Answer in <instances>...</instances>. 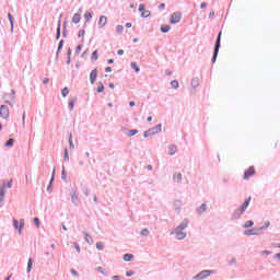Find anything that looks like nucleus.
Segmentation results:
<instances>
[{
	"instance_id": "obj_1",
	"label": "nucleus",
	"mask_w": 280,
	"mask_h": 280,
	"mask_svg": "<svg viewBox=\"0 0 280 280\" xmlns=\"http://www.w3.org/2000/svg\"><path fill=\"white\" fill-rule=\"evenodd\" d=\"M250 200L252 198L249 197L247 200H245V202L235 211V218H240V215H242V213H244V211H246V209H248V205H250Z\"/></svg>"
},
{
	"instance_id": "obj_2",
	"label": "nucleus",
	"mask_w": 280,
	"mask_h": 280,
	"mask_svg": "<svg viewBox=\"0 0 280 280\" xmlns=\"http://www.w3.org/2000/svg\"><path fill=\"white\" fill-rule=\"evenodd\" d=\"M11 189L12 188V179H10L7 184H3L0 187V202H3V198H5V188Z\"/></svg>"
},
{
	"instance_id": "obj_3",
	"label": "nucleus",
	"mask_w": 280,
	"mask_h": 280,
	"mask_svg": "<svg viewBox=\"0 0 280 280\" xmlns=\"http://www.w3.org/2000/svg\"><path fill=\"white\" fill-rule=\"evenodd\" d=\"M180 19H183V14L180 12H174L172 15H171V20H170V23L172 25H176V23H180Z\"/></svg>"
},
{
	"instance_id": "obj_4",
	"label": "nucleus",
	"mask_w": 280,
	"mask_h": 280,
	"mask_svg": "<svg viewBox=\"0 0 280 280\" xmlns=\"http://www.w3.org/2000/svg\"><path fill=\"white\" fill-rule=\"evenodd\" d=\"M159 132H161V124L158 125L155 128L144 131L143 137L147 139V137H150L151 135H159Z\"/></svg>"
},
{
	"instance_id": "obj_5",
	"label": "nucleus",
	"mask_w": 280,
	"mask_h": 280,
	"mask_svg": "<svg viewBox=\"0 0 280 280\" xmlns=\"http://www.w3.org/2000/svg\"><path fill=\"white\" fill-rule=\"evenodd\" d=\"M222 38V32L219 33V36L217 38V43L214 46V57L212 59V62H215V58H218V52L220 51V40Z\"/></svg>"
},
{
	"instance_id": "obj_6",
	"label": "nucleus",
	"mask_w": 280,
	"mask_h": 280,
	"mask_svg": "<svg viewBox=\"0 0 280 280\" xmlns=\"http://www.w3.org/2000/svg\"><path fill=\"white\" fill-rule=\"evenodd\" d=\"M0 117H2V119H8V117H10V108H8V106H0Z\"/></svg>"
},
{
	"instance_id": "obj_7",
	"label": "nucleus",
	"mask_w": 280,
	"mask_h": 280,
	"mask_svg": "<svg viewBox=\"0 0 280 280\" xmlns=\"http://www.w3.org/2000/svg\"><path fill=\"white\" fill-rule=\"evenodd\" d=\"M209 275H213V271L212 270H205V271H201L200 273H198L195 279L197 280H202V279H207V277H209Z\"/></svg>"
},
{
	"instance_id": "obj_8",
	"label": "nucleus",
	"mask_w": 280,
	"mask_h": 280,
	"mask_svg": "<svg viewBox=\"0 0 280 280\" xmlns=\"http://www.w3.org/2000/svg\"><path fill=\"white\" fill-rule=\"evenodd\" d=\"M250 176H255V166H250L247 171L244 173V180H248Z\"/></svg>"
},
{
	"instance_id": "obj_9",
	"label": "nucleus",
	"mask_w": 280,
	"mask_h": 280,
	"mask_svg": "<svg viewBox=\"0 0 280 280\" xmlns=\"http://www.w3.org/2000/svg\"><path fill=\"white\" fill-rule=\"evenodd\" d=\"M175 234H176L177 240H185V237H187V234L185 232H183V230H180V228L175 229Z\"/></svg>"
},
{
	"instance_id": "obj_10",
	"label": "nucleus",
	"mask_w": 280,
	"mask_h": 280,
	"mask_svg": "<svg viewBox=\"0 0 280 280\" xmlns=\"http://www.w3.org/2000/svg\"><path fill=\"white\" fill-rule=\"evenodd\" d=\"M90 80H91V84H95V81L97 80V68L91 71Z\"/></svg>"
},
{
	"instance_id": "obj_11",
	"label": "nucleus",
	"mask_w": 280,
	"mask_h": 280,
	"mask_svg": "<svg viewBox=\"0 0 280 280\" xmlns=\"http://www.w3.org/2000/svg\"><path fill=\"white\" fill-rule=\"evenodd\" d=\"M108 23V18L102 15L98 21L100 27H106V24Z\"/></svg>"
},
{
	"instance_id": "obj_12",
	"label": "nucleus",
	"mask_w": 280,
	"mask_h": 280,
	"mask_svg": "<svg viewBox=\"0 0 280 280\" xmlns=\"http://www.w3.org/2000/svg\"><path fill=\"white\" fill-rule=\"evenodd\" d=\"M80 21H82V15L80 13H74L73 18H72V23L78 25V23H80Z\"/></svg>"
},
{
	"instance_id": "obj_13",
	"label": "nucleus",
	"mask_w": 280,
	"mask_h": 280,
	"mask_svg": "<svg viewBox=\"0 0 280 280\" xmlns=\"http://www.w3.org/2000/svg\"><path fill=\"white\" fill-rule=\"evenodd\" d=\"M187 226H189V221L187 219H185L178 226L177 229H179L180 231H185V229H187Z\"/></svg>"
},
{
	"instance_id": "obj_14",
	"label": "nucleus",
	"mask_w": 280,
	"mask_h": 280,
	"mask_svg": "<svg viewBox=\"0 0 280 280\" xmlns=\"http://www.w3.org/2000/svg\"><path fill=\"white\" fill-rule=\"evenodd\" d=\"M177 150H178L177 147L172 144L168 147V154H171V156H174L176 154Z\"/></svg>"
},
{
	"instance_id": "obj_15",
	"label": "nucleus",
	"mask_w": 280,
	"mask_h": 280,
	"mask_svg": "<svg viewBox=\"0 0 280 280\" xmlns=\"http://www.w3.org/2000/svg\"><path fill=\"white\" fill-rule=\"evenodd\" d=\"M77 102H78V97H72V98H70L69 105H68L69 108H70V110H73V108H74Z\"/></svg>"
},
{
	"instance_id": "obj_16",
	"label": "nucleus",
	"mask_w": 280,
	"mask_h": 280,
	"mask_svg": "<svg viewBox=\"0 0 280 280\" xmlns=\"http://www.w3.org/2000/svg\"><path fill=\"white\" fill-rule=\"evenodd\" d=\"M244 235L250 236V235H259V233L257 232V230L252 229V230H247L244 232Z\"/></svg>"
},
{
	"instance_id": "obj_17",
	"label": "nucleus",
	"mask_w": 280,
	"mask_h": 280,
	"mask_svg": "<svg viewBox=\"0 0 280 280\" xmlns=\"http://www.w3.org/2000/svg\"><path fill=\"white\" fill-rule=\"evenodd\" d=\"M191 88L197 89V86H200V80L198 78H195L191 80Z\"/></svg>"
},
{
	"instance_id": "obj_18",
	"label": "nucleus",
	"mask_w": 280,
	"mask_h": 280,
	"mask_svg": "<svg viewBox=\"0 0 280 280\" xmlns=\"http://www.w3.org/2000/svg\"><path fill=\"white\" fill-rule=\"evenodd\" d=\"M132 259H135V256L132 254L124 255V261H132Z\"/></svg>"
},
{
	"instance_id": "obj_19",
	"label": "nucleus",
	"mask_w": 280,
	"mask_h": 280,
	"mask_svg": "<svg viewBox=\"0 0 280 280\" xmlns=\"http://www.w3.org/2000/svg\"><path fill=\"white\" fill-rule=\"evenodd\" d=\"M71 198L73 205H78V202H80V199H78V195L75 194V191L72 192Z\"/></svg>"
},
{
	"instance_id": "obj_20",
	"label": "nucleus",
	"mask_w": 280,
	"mask_h": 280,
	"mask_svg": "<svg viewBox=\"0 0 280 280\" xmlns=\"http://www.w3.org/2000/svg\"><path fill=\"white\" fill-rule=\"evenodd\" d=\"M197 211L198 213H205L207 211V203H202Z\"/></svg>"
},
{
	"instance_id": "obj_21",
	"label": "nucleus",
	"mask_w": 280,
	"mask_h": 280,
	"mask_svg": "<svg viewBox=\"0 0 280 280\" xmlns=\"http://www.w3.org/2000/svg\"><path fill=\"white\" fill-rule=\"evenodd\" d=\"M174 180H175V183H180V180H183V174H180V173L175 174Z\"/></svg>"
},
{
	"instance_id": "obj_22",
	"label": "nucleus",
	"mask_w": 280,
	"mask_h": 280,
	"mask_svg": "<svg viewBox=\"0 0 280 280\" xmlns=\"http://www.w3.org/2000/svg\"><path fill=\"white\" fill-rule=\"evenodd\" d=\"M170 30H172V27L170 25L161 26V32H163V34H167V32H170Z\"/></svg>"
},
{
	"instance_id": "obj_23",
	"label": "nucleus",
	"mask_w": 280,
	"mask_h": 280,
	"mask_svg": "<svg viewBox=\"0 0 280 280\" xmlns=\"http://www.w3.org/2000/svg\"><path fill=\"white\" fill-rule=\"evenodd\" d=\"M255 225V222H253V221H247V222H245V224L243 225V228L244 229H250L252 226H254Z\"/></svg>"
},
{
	"instance_id": "obj_24",
	"label": "nucleus",
	"mask_w": 280,
	"mask_h": 280,
	"mask_svg": "<svg viewBox=\"0 0 280 280\" xmlns=\"http://www.w3.org/2000/svg\"><path fill=\"white\" fill-rule=\"evenodd\" d=\"M116 34H124V25L116 26Z\"/></svg>"
},
{
	"instance_id": "obj_25",
	"label": "nucleus",
	"mask_w": 280,
	"mask_h": 280,
	"mask_svg": "<svg viewBox=\"0 0 280 280\" xmlns=\"http://www.w3.org/2000/svg\"><path fill=\"white\" fill-rule=\"evenodd\" d=\"M85 235V241L88 242V244H91V242H93V236L92 235H89V233H84Z\"/></svg>"
},
{
	"instance_id": "obj_26",
	"label": "nucleus",
	"mask_w": 280,
	"mask_h": 280,
	"mask_svg": "<svg viewBox=\"0 0 280 280\" xmlns=\"http://www.w3.org/2000/svg\"><path fill=\"white\" fill-rule=\"evenodd\" d=\"M61 95H62V97H67V95H69V88H63L61 90Z\"/></svg>"
},
{
	"instance_id": "obj_27",
	"label": "nucleus",
	"mask_w": 280,
	"mask_h": 280,
	"mask_svg": "<svg viewBox=\"0 0 280 280\" xmlns=\"http://www.w3.org/2000/svg\"><path fill=\"white\" fill-rule=\"evenodd\" d=\"M182 207H183V201H180V200H177V201H175V209L178 211L179 209H182Z\"/></svg>"
},
{
	"instance_id": "obj_28",
	"label": "nucleus",
	"mask_w": 280,
	"mask_h": 280,
	"mask_svg": "<svg viewBox=\"0 0 280 280\" xmlns=\"http://www.w3.org/2000/svg\"><path fill=\"white\" fill-rule=\"evenodd\" d=\"M12 145H14V139H9L7 142H5V147L7 148H12Z\"/></svg>"
},
{
	"instance_id": "obj_29",
	"label": "nucleus",
	"mask_w": 280,
	"mask_h": 280,
	"mask_svg": "<svg viewBox=\"0 0 280 280\" xmlns=\"http://www.w3.org/2000/svg\"><path fill=\"white\" fill-rule=\"evenodd\" d=\"M24 228H25V220L21 219L20 220L19 233H21V231H23Z\"/></svg>"
},
{
	"instance_id": "obj_30",
	"label": "nucleus",
	"mask_w": 280,
	"mask_h": 280,
	"mask_svg": "<svg viewBox=\"0 0 280 280\" xmlns=\"http://www.w3.org/2000/svg\"><path fill=\"white\" fill-rule=\"evenodd\" d=\"M171 86H172V89H178V86H179L178 81L177 80L171 81Z\"/></svg>"
},
{
	"instance_id": "obj_31",
	"label": "nucleus",
	"mask_w": 280,
	"mask_h": 280,
	"mask_svg": "<svg viewBox=\"0 0 280 280\" xmlns=\"http://www.w3.org/2000/svg\"><path fill=\"white\" fill-rule=\"evenodd\" d=\"M33 261H32V258L28 259V262H27V272H32V266H33Z\"/></svg>"
},
{
	"instance_id": "obj_32",
	"label": "nucleus",
	"mask_w": 280,
	"mask_h": 280,
	"mask_svg": "<svg viewBox=\"0 0 280 280\" xmlns=\"http://www.w3.org/2000/svg\"><path fill=\"white\" fill-rule=\"evenodd\" d=\"M139 131L137 129H132L128 131V137H135V135H138Z\"/></svg>"
},
{
	"instance_id": "obj_33",
	"label": "nucleus",
	"mask_w": 280,
	"mask_h": 280,
	"mask_svg": "<svg viewBox=\"0 0 280 280\" xmlns=\"http://www.w3.org/2000/svg\"><path fill=\"white\" fill-rule=\"evenodd\" d=\"M84 19L85 21H91V19H93V14L91 12H85Z\"/></svg>"
},
{
	"instance_id": "obj_34",
	"label": "nucleus",
	"mask_w": 280,
	"mask_h": 280,
	"mask_svg": "<svg viewBox=\"0 0 280 280\" xmlns=\"http://www.w3.org/2000/svg\"><path fill=\"white\" fill-rule=\"evenodd\" d=\"M140 235H143L144 237H148V235H150V230L149 229H143L141 231Z\"/></svg>"
},
{
	"instance_id": "obj_35",
	"label": "nucleus",
	"mask_w": 280,
	"mask_h": 280,
	"mask_svg": "<svg viewBox=\"0 0 280 280\" xmlns=\"http://www.w3.org/2000/svg\"><path fill=\"white\" fill-rule=\"evenodd\" d=\"M96 248L97 250H104V243L102 242L96 243Z\"/></svg>"
},
{
	"instance_id": "obj_36",
	"label": "nucleus",
	"mask_w": 280,
	"mask_h": 280,
	"mask_svg": "<svg viewBox=\"0 0 280 280\" xmlns=\"http://www.w3.org/2000/svg\"><path fill=\"white\" fill-rule=\"evenodd\" d=\"M8 19L10 21V23H11V27H14V19L12 18V13L8 14Z\"/></svg>"
},
{
	"instance_id": "obj_37",
	"label": "nucleus",
	"mask_w": 280,
	"mask_h": 280,
	"mask_svg": "<svg viewBox=\"0 0 280 280\" xmlns=\"http://www.w3.org/2000/svg\"><path fill=\"white\" fill-rule=\"evenodd\" d=\"M131 68H133L137 73H139L140 69L139 66H137V62H131Z\"/></svg>"
},
{
	"instance_id": "obj_38",
	"label": "nucleus",
	"mask_w": 280,
	"mask_h": 280,
	"mask_svg": "<svg viewBox=\"0 0 280 280\" xmlns=\"http://www.w3.org/2000/svg\"><path fill=\"white\" fill-rule=\"evenodd\" d=\"M270 226V221H266L265 225L259 228V231H264L265 229H268Z\"/></svg>"
},
{
	"instance_id": "obj_39",
	"label": "nucleus",
	"mask_w": 280,
	"mask_h": 280,
	"mask_svg": "<svg viewBox=\"0 0 280 280\" xmlns=\"http://www.w3.org/2000/svg\"><path fill=\"white\" fill-rule=\"evenodd\" d=\"M34 224L37 226V229H40V220L38 218H34Z\"/></svg>"
},
{
	"instance_id": "obj_40",
	"label": "nucleus",
	"mask_w": 280,
	"mask_h": 280,
	"mask_svg": "<svg viewBox=\"0 0 280 280\" xmlns=\"http://www.w3.org/2000/svg\"><path fill=\"white\" fill-rule=\"evenodd\" d=\"M97 93H104V84L100 83L97 88Z\"/></svg>"
},
{
	"instance_id": "obj_41",
	"label": "nucleus",
	"mask_w": 280,
	"mask_h": 280,
	"mask_svg": "<svg viewBox=\"0 0 280 280\" xmlns=\"http://www.w3.org/2000/svg\"><path fill=\"white\" fill-rule=\"evenodd\" d=\"M141 16H143V19H148V16H150V11L142 12Z\"/></svg>"
},
{
	"instance_id": "obj_42",
	"label": "nucleus",
	"mask_w": 280,
	"mask_h": 280,
	"mask_svg": "<svg viewBox=\"0 0 280 280\" xmlns=\"http://www.w3.org/2000/svg\"><path fill=\"white\" fill-rule=\"evenodd\" d=\"M85 34H86V32L84 30H80L79 31V38L84 37Z\"/></svg>"
},
{
	"instance_id": "obj_43",
	"label": "nucleus",
	"mask_w": 280,
	"mask_h": 280,
	"mask_svg": "<svg viewBox=\"0 0 280 280\" xmlns=\"http://www.w3.org/2000/svg\"><path fill=\"white\" fill-rule=\"evenodd\" d=\"M63 159L65 161H69V151L67 149L65 150Z\"/></svg>"
},
{
	"instance_id": "obj_44",
	"label": "nucleus",
	"mask_w": 280,
	"mask_h": 280,
	"mask_svg": "<svg viewBox=\"0 0 280 280\" xmlns=\"http://www.w3.org/2000/svg\"><path fill=\"white\" fill-rule=\"evenodd\" d=\"M13 226L14 229H19V220L13 219Z\"/></svg>"
},
{
	"instance_id": "obj_45",
	"label": "nucleus",
	"mask_w": 280,
	"mask_h": 280,
	"mask_svg": "<svg viewBox=\"0 0 280 280\" xmlns=\"http://www.w3.org/2000/svg\"><path fill=\"white\" fill-rule=\"evenodd\" d=\"M145 11V5L139 4V12H144Z\"/></svg>"
},
{
	"instance_id": "obj_46",
	"label": "nucleus",
	"mask_w": 280,
	"mask_h": 280,
	"mask_svg": "<svg viewBox=\"0 0 280 280\" xmlns=\"http://www.w3.org/2000/svg\"><path fill=\"white\" fill-rule=\"evenodd\" d=\"M61 178H62L63 180H67V173L65 172V168L62 170Z\"/></svg>"
},
{
	"instance_id": "obj_47",
	"label": "nucleus",
	"mask_w": 280,
	"mask_h": 280,
	"mask_svg": "<svg viewBox=\"0 0 280 280\" xmlns=\"http://www.w3.org/2000/svg\"><path fill=\"white\" fill-rule=\"evenodd\" d=\"M92 58L93 60H97L98 56H97V50H95L93 54H92Z\"/></svg>"
},
{
	"instance_id": "obj_48",
	"label": "nucleus",
	"mask_w": 280,
	"mask_h": 280,
	"mask_svg": "<svg viewBox=\"0 0 280 280\" xmlns=\"http://www.w3.org/2000/svg\"><path fill=\"white\" fill-rule=\"evenodd\" d=\"M71 275H73V277H79V273L75 271V269H70Z\"/></svg>"
},
{
	"instance_id": "obj_49",
	"label": "nucleus",
	"mask_w": 280,
	"mask_h": 280,
	"mask_svg": "<svg viewBox=\"0 0 280 280\" xmlns=\"http://www.w3.org/2000/svg\"><path fill=\"white\" fill-rule=\"evenodd\" d=\"M132 275H135V271L132 270L126 272V277H132Z\"/></svg>"
},
{
	"instance_id": "obj_50",
	"label": "nucleus",
	"mask_w": 280,
	"mask_h": 280,
	"mask_svg": "<svg viewBox=\"0 0 280 280\" xmlns=\"http://www.w3.org/2000/svg\"><path fill=\"white\" fill-rule=\"evenodd\" d=\"M261 255L265 256V257H268V255H270V252L264 250V252H261Z\"/></svg>"
},
{
	"instance_id": "obj_51",
	"label": "nucleus",
	"mask_w": 280,
	"mask_h": 280,
	"mask_svg": "<svg viewBox=\"0 0 280 280\" xmlns=\"http://www.w3.org/2000/svg\"><path fill=\"white\" fill-rule=\"evenodd\" d=\"M80 51H82V45H79V46L77 47V49H75V52H77V54H80Z\"/></svg>"
},
{
	"instance_id": "obj_52",
	"label": "nucleus",
	"mask_w": 280,
	"mask_h": 280,
	"mask_svg": "<svg viewBox=\"0 0 280 280\" xmlns=\"http://www.w3.org/2000/svg\"><path fill=\"white\" fill-rule=\"evenodd\" d=\"M200 8H201V10H205V8H207V2H202V3L200 4Z\"/></svg>"
},
{
	"instance_id": "obj_53",
	"label": "nucleus",
	"mask_w": 280,
	"mask_h": 280,
	"mask_svg": "<svg viewBox=\"0 0 280 280\" xmlns=\"http://www.w3.org/2000/svg\"><path fill=\"white\" fill-rule=\"evenodd\" d=\"M49 83V78H44L43 84H48Z\"/></svg>"
},
{
	"instance_id": "obj_54",
	"label": "nucleus",
	"mask_w": 280,
	"mask_h": 280,
	"mask_svg": "<svg viewBox=\"0 0 280 280\" xmlns=\"http://www.w3.org/2000/svg\"><path fill=\"white\" fill-rule=\"evenodd\" d=\"M105 71H106V73H110V71H113V68L106 67V68H105Z\"/></svg>"
},
{
	"instance_id": "obj_55",
	"label": "nucleus",
	"mask_w": 280,
	"mask_h": 280,
	"mask_svg": "<svg viewBox=\"0 0 280 280\" xmlns=\"http://www.w3.org/2000/svg\"><path fill=\"white\" fill-rule=\"evenodd\" d=\"M54 176H56V170L55 168L52 170V176H51L50 183H52Z\"/></svg>"
},
{
	"instance_id": "obj_56",
	"label": "nucleus",
	"mask_w": 280,
	"mask_h": 280,
	"mask_svg": "<svg viewBox=\"0 0 280 280\" xmlns=\"http://www.w3.org/2000/svg\"><path fill=\"white\" fill-rule=\"evenodd\" d=\"M117 54H118V56H124V49H119V50L117 51Z\"/></svg>"
},
{
	"instance_id": "obj_57",
	"label": "nucleus",
	"mask_w": 280,
	"mask_h": 280,
	"mask_svg": "<svg viewBox=\"0 0 280 280\" xmlns=\"http://www.w3.org/2000/svg\"><path fill=\"white\" fill-rule=\"evenodd\" d=\"M57 38H60V26L57 28Z\"/></svg>"
},
{
	"instance_id": "obj_58",
	"label": "nucleus",
	"mask_w": 280,
	"mask_h": 280,
	"mask_svg": "<svg viewBox=\"0 0 280 280\" xmlns=\"http://www.w3.org/2000/svg\"><path fill=\"white\" fill-rule=\"evenodd\" d=\"M126 27H128V28L132 27V23L127 22V23H126Z\"/></svg>"
},
{
	"instance_id": "obj_59",
	"label": "nucleus",
	"mask_w": 280,
	"mask_h": 280,
	"mask_svg": "<svg viewBox=\"0 0 280 280\" xmlns=\"http://www.w3.org/2000/svg\"><path fill=\"white\" fill-rule=\"evenodd\" d=\"M210 18H213L215 16V11H211L210 14H209Z\"/></svg>"
},
{
	"instance_id": "obj_60",
	"label": "nucleus",
	"mask_w": 280,
	"mask_h": 280,
	"mask_svg": "<svg viewBox=\"0 0 280 280\" xmlns=\"http://www.w3.org/2000/svg\"><path fill=\"white\" fill-rule=\"evenodd\" d=\"M163 8H165V3H161V4L159 5V9H160V10H163Z\"/></svg>"
},
{
	"instance_id": "obj_61",
	"label": "nucleus",
	"mask_w": 280,
	"mask_h": 280,
	"mask_svg": "<svg viewBox=\"0 0 280 280\" xmlns=\"http://www.w3.org/2000/svg\"><path fill=\"white\" fill-rule=\"evenodd\" d=\"M75 250H77V253H80V245H75Z\"/></svg>"
},
{
	"instance_id": "obj_62",
	"label": "nucleus",
	"mask_w": 280,
	"mask_h": 280,
	"mask_svg": "<svg viewBox=\"0 0 280 280\" xmlns=\"http://www.w3.org/2000/svg\"><path fill=\"white\" fill-rule=\"evenodd\" d=\"M98 272H102V275H104V269L102 267H98Z\"/></svg>"
},
{
	"instance_id": "obj_63",
	"label": "nucleus",
	"mask_w": 280,
	"mask_h": 280,
	"mask_svg": "<svg viewBox=\"0 0 280 280\" xmlns=\"http://www.w3.org/2000/svg\"><path fill=\"white\" fill-rule=\"evenodd\" d=\"M129 106H135V101H131L130 103H129Z\"/></svg>"
},
{
	"instance_id": "obj_64",
	"label": "nucleus",
	"mask_w": 280,
	"mask_h": 280,
	"mask_svg": "<svg viewBox=\"0 0 280 280\" xmlns=\"http://www.w3.org/2000/svg\"><path fill=\"white\" fill-rule=\"evenodd\" d=\"M58 49H62V42L59 43Z\"/></svg>"
}]
</instances>
